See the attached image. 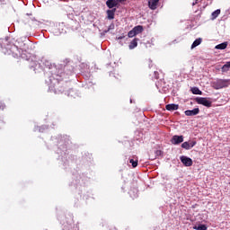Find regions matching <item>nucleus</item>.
Returning a JSON list of instances; mask_svg holds the SVG:
<instances>
[{
  "mask_svg": "<svg viewBox=\"0 0 230 230\" xmlns=\"http://www.w3.org/2000/svg\"><path fill=\"white\" fill-rule=\"evenodd\" d=\"M181 148H184L185 150H190V142H183L181 144Z\"/></svg>",
  "mask_w": 230,
  "mask_h": 230,
  "instance_id": "a211bd4d",
  "label": "nucleus"
},
{
  "mask_svg": "<svg viewBox=\"0 0 230 230\" xmlns=\"http://www.w3.org/2000/svg\"><path fill=\"white\" fill-rule=\"evenodd\" d=\"M196 230H208V226L206 225H199L198 226H194Z\"/></svg>",
  "mask_w": 230,
  "mask_h": 230,
  "instance_id": "dca6fc26",
  "label": "nucleus"
},
{
  "mask_svg": "<svg viewBox=\"0 0 230 230\" xmlns=\"http://www.w3.org/2000/svg\"><path fill=\"white\" fill-rule=\"evenodd\" d=\"M180 160L184 166H187V167L193 166V160H191V158L188 156L181 155L180 157Z\"/></svg>",
  "mask_w": 230,
  "mask_h": 230,
  "instance_id": "7ed1b4c3",
  "label": "nucleus"
},
{
  "mask_svg": "<svg viewBox=\"0 0 230 230\" xmlns=\"http://www.w3.org/2000/svg\"><path fill=\"white\" fill-rule=\"evenodd\" d=\"M106 6L110 8V10H113L114 8H118V1L116 0H108L106 2Z\"/></svg>",
  "mask_w": 230,
  "mask_h": 230,
  "instance_id": "423d86ee",
  "label": "nucleus"
},
{
  "mask_svg": "<svg viewBox=\"0 0 230 230\" xmlns=\"http://www.w3.org/2000/svg\"><path fill=\"white\" fill-rule=\"evenodd\" d=\"M195 102L199 105H203L204 107H208V108L211 107L213 103L211 101L208 100V98L206 97H196Z\"/></svg>",
  "mask_w": 230,
  "mask_h": 230,
  "instance_id": "f03ea898",
  "label": "nucleus"
},
{
  "mask_svg": "<svg viewBox=\"0 0 230 230\" xmlns=\"http://www.w3.org/2000/svg\"><path fill=\"white\" fill-rule=\"evenodd\" d=\"M220 13V9H217L212 13V19H217L218 17V14Z\"/></svg>",
  "mask_w": 230,
  "mask_h": 230,
  "instance_id": "6ab92c4d",
  "label": "nucleus"
},
{
  "mask_svg": "<svg viewBox=\"0 0 230 230\" xmlns=\"http://www.w3.org/2000/svg\"><path fill=\"white\" fill-rule=\"evenodd\" d=\"M200 112V109L195 108L193 110H187L184 111L185 116H197Z\"/></svg>",
  "mask_w": 230,
  "mask_h": 230,
  "instance_id": "39448f33",
  "label": "nucleus"
},
{
  "mask_svg": "<svg viewBox=\"0 0 230 230\" xmlns=\"http://www.w3.org/2000/svg\"><path fill=\"white\" fill-rule=\"evenodd\" d=\"M184 141V137L183 136H173L171 139V143L172 145H181Z\"/></svg>",
  "mask_w": 230,
  "mask_h": 230,
  "instance_id": "20e7f679",
  "label": "nucleus"
},
{
  "mask_svg": "<svg viewBox=\"0 0 230 230\" xmlns=\"http://www.w3.org/2000/svg\"><path fill=\"white\" fill-rule=\"evenodd\" d=\"M12 52L14 54V55H17V52L15 51H19V49L17 48V46L13 45L12 48Z\"/></svg>",
  "mask_w": 230,
  "mask_h": 230,
  "instance_id": "412c9836",
  "label": "nucleus"
},
{
  "mask_svg": "<svg viewBox=\"0 0 230 230\" xmlns=\"http://www.w3.org/2000/svg\"><path fill=\"white\" fill-rule=\"evenodd\" d=\"M227 48V42H223L216 46V49H226Z\"/></svg>",
  "mask_w": 230,
  "mask_h": 230,
  "instance_id": "2eb2a0df",
  "label": "nucleus"
},
{
  "mask_svg": "<svg viewBox=\"0 0 230 230\" xmlns=\"http://www.w3.org/2000/svg\"><path fill=\"white\" fill-rule=\"evenodd\" d=\"M192 94H199L202 95V91H200V89H199V87H192L190 89Z\"/></svg>",
  "mask_w": 230,
  "mask_h": 230,
  "instance_id": "4468645a",
  "label": "nucleus"
},
{
  "mask_svg": "<svg viewBox=\"0 0 230 230\" xmlns=\"http://www.w3.org/2000/svg\"><path fill=\"white\" fill-rule=\"evenodd\" d=\"M230 68V61L226 62L222 67H221V71L222 73H227V71H229Z\"/></svg>",
  "mask_w": 230,
  "mask_h": 230,
  "instance_id": "ddd939ff",
  "label": "nucleus"
},
{
  "mask_svg": "<svg viewBox=\"0 0 230 230\" xmlns=\"http://www.w3.org/2000/svg\"><path fill=\"white\" fill-rule=\"evenodd\" d=\"M190 145V148H193V146H195V145H197V141H190L189 142Z\"/></svg>",
  "mask_w": 230,
  "mask_h": 230,
  "instance_id": "4be33fe9",
  "label": "nucleus"
},
{
  "mask_svg": "<svg viewBox=\"0 0 230 230\" xmlns=\"http://www.w3.org/2000/svg\"><path fill=\"white\" fill-rule=\"evenodd\" d=\"M157 4H159V0H149L148 1V6L150 10H156Z\"/></svg>",
  "mask_w": 230,
  "mask_h": 230,
  "instance_id": "0eeeda50",
  "label": "nucleus"
},
{
  "mask_svg": "<svg viewBox=\"0 0 230 230\" xmlns=\"http://www.w3.org/2000/svg\"><path fill=\"white\" fill-rule=\"evenodd\" d=\"M230 80L229 79H217L212 83L213 89L218 91V89H224V87H229Z\"/></svg>",
  "mask_w": 230,
  "mask_h": 230,
  "instance_id": "f257e3e1",
  "label": "nucleus"
},
{
  "mask_svg": "<svg viewBox=\"0 0 230 230\" xmlns=\"http://www.w3.org/2000/svg\"><path fill=\"white\" fill-rule=\"evenodd\" d=\"M107 13V17L110 21H112V19H114V15L116 13V8H113L111 10H107L106 11Z\"/></svg>",
  "mask_w": 230,
  "mask_h": 230,
  "instance_id": "1a4fd4ad",
  "label": "nucleus"
},
{
  "mask_svg": "<svg viewBox=\"0 0 230 230\" xmlns=\"http://www.w3.org/2000/svg\"><path fill=\"white\" fill-rule=\"evenodd\" d=\"M200 44H202V38L196 39L191 45V49L200 46Z\"/></svg>",
  "mask_w": 230,
  "mask_h": 230,
  "instance_id": "f8f14e48",
  "label": "nucleus"
},
{
  "mask_svg": "<svg viewBox=\"0 0 230 230\" xmlns=\"http://www.w3.org/2000/svg\"><path fill=\"white\" fill-rule=\"evenodd\" d=\"M139 42V38H134L128 45L129 49H135V48H137V43Z\"/></svg>",
  "mask_w": 230,
  "mask_h": 230,
  "instance_id": "6e6552de",
  "label": "nucleus"
},
{
  "mask_svg": "<svg viewBox=\"0 0 230 230\" xmlns=\"http://www.w3.org/2000/svg\"><path fill=\"white\" fill-rule=\"evenodd\" d=\"M166 111H178L179 110V104H167L165 106Z\"/></svg>",
  "mask_w": 230,
  "mask_h": 230,
  "instance_id": "9d476101",
  "label": "nucleus"
},
{
  "mask_svg": "<svg viewBox=\"0 0 230 230\" xmlns=\"http://www.w3.org/2000/svg\"><path fill=\"white\" fill-rule=\"evenodd\" d=\"M143 25H137L133 28V31L136 35H139L142 31H144Z\"/></svg>",
  "mask_w": 230,
  "mask_h": 230,
  "instance_id": "9b49d317",
  "label": "nucleus"
},
{
  "mask_svg": "<svg viewBox=\"0 0 230 230\" xmlns=\"http://www.w3.org/2000/svg\"><path fill=\"white\" fill-rule=\"evenodd\" d=\"M136 32L134 31V29H132L131 31H129L128 32V37L129 38V39H132L133 37H136Z\"/></svg>",
  "mask_w": 230,
  "mask_h": 230,
  "instance_id": "aec40b11",
  "label": "nucleus"
},
{
  "mask_svg": "<svg viewBox=\"0 0 230 230\" xmlns=\"http://www.w3.org/2000/svg\"><path fill=\"white\" fill-rule=\"evenodd\" d=\"M115 1H117V4L119 5V3H122L123 0H115Z\"/></svg>",
  "mask_w": 230,
  "mask_h": 230,
  "instance_id": "393cba45",
  "label": "nucleus"
},
{
  "mask_svg": "<svg viewBox=\"0 0 230 230\" xmlns=\"http://www.w3.org/2000/svg\"><path fill=\"white\" fill-rule=\"evenodd\" d=\"M124 38H125V36H120L118 38V40H122V39H124Z\"/></svg>",
  "mask_w": 230,
  "mask_h": 230,
  "instance_id": "b1692460",
  "label": "nucleus"
},
{
  "mask_svg": "<svg viewBox=\"0 0 230 230\" xmlns=\"http://www.w3.org/2000/svg\"><path fill=\"white\" fill-rule=\"evenodd\" d=\"M129 163H130V164H132V168H137V164H138L137 159V160L130 159Z\"/></svg>",
  "mask_w": 230,
  "mask_h": 230,
  "instance_id": "f3484780",
  "label": "nucleus"
},
{
  "mask_svg": "<svg viewBox=\"0 0 230 230\" xmlns=\"http://www.w3.org/2000/svg\"><path fill=\"white\" fill-rule=\"evenodd\" d=\"M195 4H199V0H194V2L192 3V6H195Z\"/></svg>",
  "mask_w": 230,
  "mask_h": 230,
  "instance_id": "5701e85b",
  "label": "nucleus"
}]
</instances>
